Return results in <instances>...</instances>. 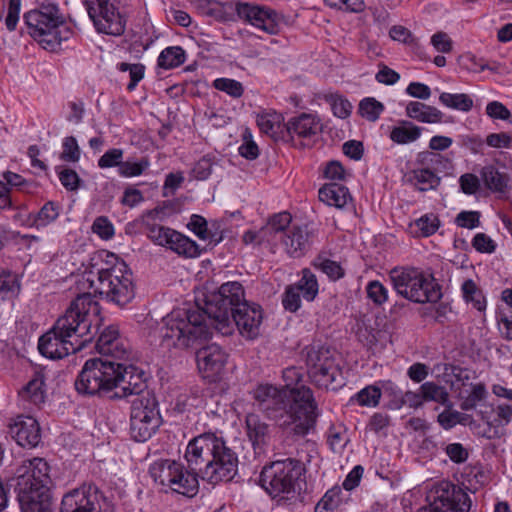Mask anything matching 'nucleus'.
Segmentation results:
<instances>
[{
    "instance_id": "3c124183",
    "label": "nucleus",
    "mask_w": 512,
    "mask_h": 512,
    "mask_svg": "<svg viewBox=\"0 0 512 512\" xmlns=\"http://www.w3.org/2000/svg\"><path fill=\"white\" fill-rule=\"evenodd\" d=\"M347 429L344 425H331L327 432V444L333 452H342L349 439L346 436Z\"/></svg>"
},
{
    "instance_id": "39448f33",
    "label": "nucleus",
    "mask_w": 512,
    "mask_h": 512,
    "mask_svg": "<svg viewBox=\"0 0 512 512\" xmlns=\"http://www.w3.org/2000/svg\"><path fill=\"white\" fill-rule=\"evenodd\" d=\"M103 318L101 306L91 292H83L72 300L64 315L54 323L55 330L72 342H82V348L99 333Z\"/></svg>"
},
{
    "instance_id": "c03bdc74",
    "label": "nucleus",
    "mask_w": 512,
    "mask_h": 512,
    "mask_svg": "<svg viewBox=\"0 0 512 512\" xmlns=\"http://www.w3.org/2000/svg\"><path fill=\"white\" fill-rule=\"evenodd\" d=\"M350 402L361 407H377L380 403L379 384L367 385L350 398Z\"/></svg>"
},
{
    "instance_id": "4c0bfd02",
    "label": "nucleus",
    "mask_w": 512,
    "mask_h": 512,
    "mask_svg": "<svg viewBox=\"0 0 512 512\" xmlns=\"http://www.w3.org/2000/svg\"><path fill=\"white\" fill-rule=\"evenodd\" d=\"M416 166H429L436 173L452 168L451 158L438 152L421 151L415 158Z\"/></svg>"
},
{
    "instance_id": "1a4fd4ad",
    "label": "nucleus",
    "mask_w": 512,
    "mask_h": 512,
    "mask_svg": "<svg viewBox=\"0 0 512 512\" xmlns=\"http://www.w3.org/2000/svg\"><path fill=\"white\" fill-rule=\"evenodd\" d=\"M303 354L308 377L315 387L325 390L342 387V370L329 347L312 344L303 350Z\"/></svg>"
},
{
    "instance_id": "a211bd4d",
    "label": "nucleus",
    "mask_w": 512,
    "mask_h": 512,
    "mask_svg": "<svg viewBox=\"0 0 512 512\" xmlns=\"http://www.w3.org/2000/svg\"><path fill=\"white\" fill-rule=\"evenodd\" d=\"M228 354L218 345L211 344L197 352L198 368L209 383L219 382L225 370Z\"/></svg>"
},
{
    "instance_id": "5701e85b",
    "label": "nucleus",
    "mask_w": 512,
    "mask_h": 512,
    "mask_svg": "<svg viewBox=\"0 0 512 512\" xmlns=\"http://www.w3.org/2000/svg\"><path fill=\"white\" fill-rule=\"evenodd\" d=\"M95 349L102 356L112 357L115 360L127 359L130 354L128 344L121 338L119 329L115 325H109L100 332Z\"/></svg>"
},
{
    "instance_id": "0eeeda50",
    "label": "nucleus",
    "mask_w": 512,
    "mask_h": 512,
    "mask_svg": "<svg viewBox=\"0 0 512 512\" xmlns=\"http://www.w3.org/2000/svg\"><path fill=\"white\" fill-rule=\"evenodd\" d=\"M305 472L304 464L298 459L272 461L263 466L259 484L272 499L288 501L299 494Z\"/></svg>"
},
{
    "instance_id": "6ab92c4d",
    "label": "nucleus",
    "mask_w": 512,
    "mask_h": 512,
    "mask_svg": "<svg viewBox=\"0 0 512 512\" xmlns=\"http://www.w3.org/2000/svg\"><path fill=\"white\" fill-rule=\"evenodd\" d=\"M16 489L22 512H52L49 486L27 485V481L19 480Z\"/></svg>"
},
{
    "instance_id": "0e129e2a",
    "label": "nucleus",
    "mask_w": 512,
    "mask_h": 512,
    "mask_svg": "<svg viewBox=\"0 0 512 512\" xmlns=\"http://www.w3.org/2000/svg\"><path fill=\"white\" fill-rule=\"evenodd\" d=\"M367 297L376 305L381 306L387 302L389 297L388 289L379 281L372 280L366 286Z\"/></svg>"
},
{
    "instance_id": "79ce46f5",
    "label": "nucleus",
    "mask_w": 512,
    "mask_h": 512,
    "mask_svg": "<svg viewBox=\"0 0 512 512\" xmlns=\"http://www.w3.org/2000/svg\"><path fill=\"white\" fill-rule=\"evenodd\" d=\"M461 476L466 488L473 493L489 482V475L482 465L466 467Z\"/></svg>"
},
{
    "instance_id": "6e6d98bb",
    "label": "nucleus",
    "mask_w": 512,
    "mask_h": 512,
    "mask_svg": "<svg viewBox=\"0 0 512 512\" xmlns=\"http://www.w3.org/2000/svg\"><path fill=\"white\" fill-rule=\"evenodd\" d=\"M380 397L382 393L390 398L388 408L392 410H399V402H402L403 392L392 380H380L378 381Z\"/></svg>"
},
{
    "instance_id": "aec40b11",
    "label": "nucleus",
    "mask_w": 512,
    "mask_h": 512,
    "mask_svg": "<svg viewBox=\"0 0 512 512\" xmlns=\"http://www.w3.org/2000/svg\"><path fill=\"white\" fill-rule=\"evenodd\" d=\"M82 349V342H72L68 337L60 335L55 326L42 335L38 341V350L46 358L62 359L70 353Z\"/></svg>"
},
{
    "instance_id": "f257e3e1",
    "label": "nucleus",
    "mask_w": 512,
    "mask_h": 512,
    "mask_svg": "<svg viewBox=\"0 0 512 512\" xmlns=\"http://www.w3.org/2000/svg\"><path fill=\"white\" fill-rule=\"evenodd\" d=\"M245 300L243 285L230 281L206 296L204 308L188 304L173 309L162 319L160 345L168 350L197 347L211 338V326L223 336L231 335V316Z\"/></svg>"
},
{
    "instance_id": "ea45409f",
    "label": "nucleus",
    "mask_w": 512,
    "mask_h": 512,
    "mask_svg": "<svg viewBox=\"0 0 512 512\" xmlns=\"http://www.w3.org/2000/svg\"><path fill=\"white\" fill-rule=\"evenodd\" d=\"M312 266L324 273L333 282L344 278L346 274L345 269L339 262L327 258L324 253H320L314 258Z\"/></svg>"
},
{
    "instance_id": "052dcab7",
    "label": "nucleus",
    "mask_w": 512,
    "mask_h": 512,
    "mask_svg": "<svg viewBox=\"0 0 512 512\" xmlns=\"http://www.w3.org/2000/svg\"><path fill=\"white\" fill-rule=\"evenodd\" d=\"M81 156V150L74 136H67L62 141L60 159L64 162L76 163Z\"/></svg>"
},
{
    "instance_id": "8fccbe9b",
    "label": "nucleus",
    "mask_w": 512,
    "mask_h": 512,
    "mask_svg": "<svg viewBox=\"0 0 512 512\" xmlns=\"http://www.w3.org/2000/svg\"><path fill=\"white\" fill-rule=\"evenodd\" d=\"M60 208L61 207L57 202H46L34 218L33 225L37 228H40L51 224L59 217Z\"/></svg>"
},
{
    "instance_id": "2eb2a0df",
    "label": "nucleus",
    "mask_w": 512,
    "mask_h": 512,
    "mask_svg": "<svg viewBox=\"0 0 512 512\" xmlns=\"http://www.w3.org/2000/svg\"><path fill=\"white\" fill-rule=\"evenodd\" d=\"M116 389L120 388V392L113 393V397L122 398L134 395L139 398L147 393H153L147 389L145 372L132 365H126L115 361Z\"/></svg>"
},
{
    "instance_id": "bb28decb",
    "label": "nucleus",
    "mask_w": 512,
    "mask_h": 512,
    "mask_svg": "<svg viewBox=\"0 0 512 512\" xmlns=\"http://www.w3.org/2000/svg\"><path fill=\"white\" fill-rule=\"evenodd\" d=\"M173 473L172 491L187 497H193L198 493L199 478H201L199 470H192L189 463L185 467L182 463L177 462Z\"/></svg>"
},
{
    "instance_id": "e2e57ef3",
    "label": "nucleus",
    "mask_w": 512,
    "mask_h": 512,
    "mask_svg": "<svg viewBox=\"0 0 512 512\" xmlns=\"http://www.w3.org/2000/svg\"><path fill=\"white\" fill-rule=\"evenodd\" d=\"M213 87L219 91L225 92L233 98H240L244 93L241 82L230 78H217L213 81Z\"/></svg>"
},
{
    "instance_id": "f8f14e48",
    "label": "nucleus",
    "mask_w": 512,
    "mask_h": 512,
    "mask_svg": "<svg viewBox=\"0 0 512 512\" xmlns=\"http://www.w3.org/2000/svg\"><path fill=\"white\" fill-rule=\"evenodd\" d=\"M427 505L418 512H469V495L458 485L450 481H441L433 485L426 495Z\"/></svg>"
},
{
    "instance_id": "bf43d9fd",
    "label": "nucleus",
    "mask_w": 512,
    "mask_h": 512,
    "mask_svg": "<svg viewBox=\"0 0 512 512\" xmlns=\"http://www.w3.org/2000/svg\"><path fill=\"white\" fill-rule=\"evenodd\" d=\"M238 153L250 161L257 159L260 154L259 147L253 140L252 133L248 128L242 133V144L238 148Z\"/></svg>"
},
{
    "instance_id": "b1692460",
    "label": "nucleus",
    "mask_w": 512,
    "mask_h": 512,
    "mask_svg": "<svg viewBox=\"0 0 512 512\" xmlns=\"http://www.w3.org/2000/svg\"><path fill=\"white\" fill-rule=\"evenodd\" d=\"M9 434L23 448H34L41 440L39 423L31 416H17L9 424Z\"/></svg>"
},
{
    "instance_id": "412c9836",
    "label": "nucleus",
    "mask_w": 512,
    "mask_h": 512,
    "mask_svg": "<svg viewBox=\"0 0 512 512\" xmlns=\"http://www.w3.org/2000/svg\"><path fill=\"white\" fill-rule=\"evenodd\" d=\"M443 287L431 269L420 268L410 302L415 304H436L443 297Z\"/></svg>"
},
{
    "instance_id": "9b49d317",
    "label": "nucleus",
    "mask_w": 512,
    "mask_h": 512,
    "mask_svg": "<svg viewBox=\"0 0 512 512\" xmlns=\"http://www.w3.org/2000/svg\"><path fill=\"white\" fill-rule=\"evenodd\" d=\"M162 417L154 393H147L131 401L130 436L135 442H146L159 429Z\"/></svg>"
},
{
    "instance_id": "e433bc0d",
    "label": "nucleus",
    "mask_w": 512,
    "mask_h": 512,
    "mask_svg": "<svg viewBox=\"0 0 512 512\" xmlns=\"http://www.w3.org/2000/svg\"><path fill=\"white\" fill-rule=\"evenodd\" d=\"M481 176L485 186L495 193H505L508 189L509 176L501 173L493 165L482 168Z\"/></svg>"
},
{
    "instance_id": "69168bd1",
    "label": "nucleus",
    "mask_w": 512,
    "mask_h": 512,
    "mask_svg": "<svg viewBox=\"0 0 512 512\" xmlns=\"http://www.w3.org/2000/svg\"><path fill=\"white\" fill-rule=\"evenodd\" d=\"M204 249H202L194 240L182 234L180 237V243L178 248L174 249V252L179 256L185 258H197L199 257Z\"/></svg>"
},
{
    "instance_id": "09e8293b",
    "label": "nucleus",
    "mask_w": 512,
    "mask_h": 512,
    "mask_svg": "<svg viewBox=\"0 0 512 512\" xmlns=\"http://www.w3.org/2000/svg\"><path fill=\"white\" fill-rule=\"evenodd\" d=\"M237 1L219 2L216 1L211 18L218 22H236L237 21Z\"/></svg>"
},
{
    "instance_id": "f3484780",
    "label": "nucleus",
    "mask_w": 512,
    "mask_h": 512,
    "mask_svg": "<svg viewBox=\"0 0 512 512\" xmlns=\"http://www.w3.org/2000/svg\"><path fill=\"white\" fill-rule=\"evenodd\" d=\"M263 317V309L259 304L245 300L231 316L232 332L236 327L243 338L253 341L260 335Z\"/></svg>"
},
{
    "instance_id": "a878e982",
    "label": "nucleus",
    "mask_w": 512,
    "mask_h": 512,
    "mask_svg": "<svg viewBox=\"0 0 512 512\" xmlns=\"http://www.w3.org/2000/svg\"><path fill=\"white\" fill-rule=\"evenodd\" d=\"M45 387L44 374L36 371L28 383L19 390V404L26 410L39 409L45 402Z\"/></svg>"
},
{
    "instance_id": "774afa93",
    "label": "nucleus",
    "mask_w": 512,
    "mask_h": 512,
    "mask_svg": "<svg viewBox=\"0 0 512 512\" xmlns=\"http://www.w3.org/2000/svg\"><path fill=\"white\" fill-rule=\"evenodd\" d=\"M215 156L207 154L200 158L192 169L193 177L197 180H206L212 173Z\"/></svg>"
},
{
    "instance_id": "37998d69",
    "label": "nucleus",
    "mask_w": 512,
    "mask_h": 512,
    "mask_svg": "<svg viewBox=\"0 0 512 512\" xmlns=\"http://www.w3.org/2000/svg\"><path fill=\"white\" fill-rule=\"evenodd\" d=\"M186 60L185 50L180 46H170L161 51L157 59L158 67L169 70L181 66Z\"/></svg>"
},
{
    "instance_id": "2f4dec72",
    "label": "nucleus",
    "mask_w": 512,
    "mask_h": 512,
    "mask_svg": "<svg viewBox=\"0 0 512 512\" xmlns=\"http://www.w3.org/2000/svg\"><path fill=\"white\" fill-rule=\"evenodd\" d=\"M408 182L418 191L426 192L436 190L441 183V177L429 166H418L408 173Z\"/></svg>"
},
{
    "instance_id": "a18cd8bd",
    "label": "nucleus",
    "mask_w": 512,
    "mask_h": 512,
    "mask_svg": "<svg viewBox=\"0 0 512 512\" xmlns=\"http://www.w3.org/2000/svg\"><path fill=\"white\" fill-rule=\"evenodd\" d=\"M463 298L467 303H472L473 307L478 311L486 308V300L481 289L472 279H467L461 286Z\"/></svg>"
},
{
    "instance_id": "72a5a7b5",
    "label": "nucleus",
    "mask_w": 512,
    "mask_h": 512,
    "mask_svg": "<svg viewBox=\"0 0 512 512\" xmlns=\"http://www.w3.org/2000/svg\"><path fill=\"white\" fill-rule=\"evenodd\" d=\"M424 130L411 121L401 120L399 125L392 127L389 138L396 144L406 145L417 141Z\"/></svg>"
},
{
    "instance_id": "49530a36",
    "label": "nucleus",
    "mask_w": 512,
    "mask_h": 512,
    "mask_svg": "<svg viewBox=\"0 0 512 512\" xmlns=\"http://www.w3.org/2000/svg\"><path fill=\"white\" fill-rule=\"evenodd\" d=\"M439 101L448 108L462 112H469L473 108V99L465 93L451 94L443 92L439 96Z\"/></svg>"
},
{
    "instance_id": "393cba45",
    "label": "nucleus",
    "mask_w": 512,
    "mask_h": 512,
    "mask_svg": "<svg viewBox=\"0 0 512 512\" xmlns=\"http://www.w3.org/2000/svg\"><path fill=\"white\" fill-rule=\"evenodd\" d=\"M420 267L412 265L395 266L388 272V278L396 294L410 302V294L416 285Z\"/></svg>"
},
{
    "instance_id": "dca6fc26",
    "label": "nucleus",
    "mask_w": 512,
    "mask_h": 512,
    "mask_svg": "<svg viewBox=\"0 0 512 512\" xmlns=\"http://www.w3.org/2000/svg\"><path fill=\"white\" fill-rule=\"evenodd\" d=\"M237 21L241 20L268 34H277L280 30L278 13L263 5L237 1Z\"/></svg>"
},
{
    "instance_id": "423d86ee",
    "label": "nucleus",
    "mask_w": 512,
    "mask_h": 512,
    "mask_svg": "<svg viewBox=\"0 0 512 512\" xmlns=\"http://www.w3.org/2000/svg\"><path fill=\"white\" fill-rule=\"evenodd\" d=\"M29 35L45 50L54 52L72 35L57 4L41 3L23 16Z\"/></svg>"
},
{
    "instance_id": "c9c22d12",
    "label": "nucleus",
    "mask_w": 512,
    "mask_h": 512,
    "mask_svg": "<svg viewBox=\"0 0 512 512\" xmlns=\"http://www.w3.org/2000/svg\"><path fill=\"white\" fill-rule=\"evenodd\" d=\"M291 285L307 302L314 301L319 293L317 277L309 268H303L301 270V278Z\"/></svg>"
},
{
    "instance_id": "4d7b16f0",
    "label": "nucleus",
    "mask_w": 512,
    "mask_h": 512,
    "mask_svg": "<svg viewBox=\"0 0 512 512\" xmlns=\"http://www.w3.org/2000/svg\"><path fill=\"white\" fill-rule=\"evenodd\" d=\"M55 171L59 181L67 191H77L82 186V179L72 168L57 166Z\"/></svg>"
},
{
    "instance_id": "7c9ffc66",
    "label": "nucleus",
    "mask_w": 512,
    "mask_h": 512,
    "mask_svg": "<svg viewBox=\"0 0 512 512\" xmlns=\"http://www.w3.org/2000/svg\"><path fill=\"white\" fill-rule=\"evenodd\" d=\"M246 433L254 449H262L270 439L269 425L259 415L249 413L245 419Z\"/></svg>"
},
{
    "instance_id": "f704fd0d",
    "label": "nucleus",
    "mask_w": 512,
    "mask_h": 512,
    "mask_svg": "<svg viewBox=\"0 0 512 512\" xmlns=\"http://www.w3.org/2000/svg\"><path fill=\"white\" fill-rule=\"evenodd\" d=\"M176 464L177 461L174 460L159 459L150 465L149 474L156 483L169 487L172 490L174 479L172 475L174 474Z\"/></svg>"
},
{
    "instance_id": "f03ea898",
    "label": "nucleus",
    "mask_w": 512,
    "mask_h": 512,
    "mask_svg": "<svg viewBox=\"0 0 512 512\" xmlns=\"http://www.w3.org/2000/svg\"><path fill=\"white\" fill-rule=\"evenodd\" d=\"M184 459L192 470L200 471L203 481L212 486L231 482L238 474V454L216 432H203L190 439Z\"/></svg>"
},
{
    "instance_id": "5fc2aeb1",
    "label": "nucleus",
    "mask_w": 512,
    "mask_h": 512,
    "mask_svg": "<svg viewBox=\"0 0 512 512\" xmlns=\"http://www.w3.org/2000/svg\"><path fill=\"white\" fill-rule=\"evenodd\" d=\"M149 166L150 161L147 156L141 157L138 161H123L118 169V174L124 178L137 177L144 174Z\"/></svg>"
},
{
    "instance_id": "4468645a",
    "label": "nucleus",
    "mask_w": 512,
    "mask_h": 512,
    "mask_svg": "<svg viewBox=\"0 0 512 512\" xmlns=\"http://www.w3.org/2000/svg\"><path fill=\"white\" fill-rule=\"evenodd\" d=\"M322 132L320 119L311 113H301L286 122L284 143L297 149L311 147Z\"/></svg>"
},
{
    "instance_id": "13d9d810",
    "label": "nucleus",
    "mask_w": 512,
    "mask_h": 512,
    "mask_svg": "<svg viewBox=\"0 0 512 512\" xmlns=\"http://www.w3.org/2000/svg\"><path fill=\"white\" fill-rule=\"evenodd\" d=\"M172 228L162 226L156 223L146 222L144 224V232L148 239L155 245L166 246L168 234L172 232Z\"/></svg>"
},
{
    "instance_id": "ddd939ff",
    "label": "nucleus",
    "mask_w": 512,
    "mask_h": 512,
    "mask_svg": "<svg viewBox=\"0 0 512 512\" xmlns=\"http://www.w3.org/2000/svg\"><path fill=\"white\" fill-rule=\"evenodd\" d=\"M60 512H113L103 491L93 482H84L64 494Z\"/></svg>"
},
{
    "instance_id": "4be33fe9",
    "label": "nucleus",
    "mask_w": 512,
    "mask_h": 512,
    "mask_svg": "<svg viewBox=\"0 0 512 512\" xmlns=\"http://www.w3.org/2000/svg\"><path fill=\"white\" fill-rule=\"evenodd\" d=\"M315 230L310 224L292 225L284 234L283 245L289 256L299 258L311 248Z\"/></svg>"
},
{
    "instance_id": "7ed1b4c3",
    "label": "nucleus",
    "mask_w": 512,
    "mask_h": 512,
    "mask_svg": "<svg viewBox=\"0 0 512 512\" xmlns=\"http://www.w3.org/2000/svg\"><path fill=\"white\" fill-rule=\"evenodd\" d=\"M80 289L92 290L119 306L128 304L135 296L133 274L129 266L114 253L95 252L78 282Z\"/></svg>"
},
{
    "instance_id": "de8ad7c7",
    "label": "nucleus",
    "mask_w": 512,
    "mask_h": 512,
    "mask_svg": "<svg viewBox=\"0 0 512 512\" xmlns=\"http://www.w3.org/2000/svg\"><path fill=\"white\" fill-rule=\"evenodd\" d=\"M412 227L417 230L414 231L417 237H429L436 233L440 227V220L437 215L427 213L414 221Z\"/></svg>"
},
{
    "instance_id": "473e14b6",
    "label": "nucleus",
    "mask_w": 512,
    "mask_h": 512,
    "mask_svg": "<svg viewBox=\"0 0 512 512\" xmlns=\"http://www.w3.org/2000/svg\"><path fill=\"white\" fill-rule=\"evenodd\" d=\"M405 113L407 117L426 124L441 123L444 116L438 108L419 101H410L405 108Z\"/></svg>"
},
{
    "instance_id": "c85d7f7f",
    "label": "nucleus",
    "mask_w": 512,
    "mask_h": 512,
    "mask_svg": "<svg viewBox=\"0 0 512 512\" xmlns=\"http://www.w3.org/2000/svg\"><path fill=\"white\" fill-rule=\"evenodd\" d=\"M319 200L328 206L344 209L353 206V198L349 189L339 183H328L323 185L318 192Z\"/></svg>"
},
{
    "instance_id": "c756f323",
    "label": "nucleus",
    "mask_w": 512,
    "mask_h": 512,
    "mask_svg": "<svg viewBox=\"0 0 512 512\" xmlns=\"http://www.w3.org/2000/svg\"><path fill=\"white\" fill-rule=\"evenodd\" d=\"M23 467L25 468V473L18 476L17 482L19 480H25L27 481V485L31 484L32 486H39L41 484L48 486L51 482L49 475L50 466L45 459L35 457L26 460L24 461Z\"/></svg>"
},
{
    "instance_id": "603ef678",
    "label": "nucleus",
    "mask_w": 512,
    "mask_h": 512,
    "mask_svg": "<svg viewBox=\"0 0 512 512\" xmlns=\"http://www.w3.org/2000/svg\"><path fill=\"white\" fill-rule=\"evenodd\" d=\"M385 106L373 97H366L359 103V114L370 122H375L384 112Z\"/></svg>"
},
{
    "instance_id": "cd10ccee",
    "label": "nucleus",
    "mask_w": 512,
    "mask_h": 512,
    "mask_svg": "<svg viewBox=\"0 0 512 512\" xmlns=\"http://www.w3.org/2000/svg\"><path fill=\"white\" fill-rule=\"evenodd\" d=\"M256 123L262 133L270 136L275 142L284 143L286 123L281 113L263 110L257 114Z\"/></svg>"
},
{
    "instance_id": "338daca9",
    "label": "nucleus",
    "mask_w": 512,
    "mask_h": 512,
    "mask_svg": "<svg viewBox=\"0 0 512 512\" xmlns=\"http://www.w3.org/2000/svg\"><path fill=\"white\" fill-rule=\"evenodd\" d=\"M123 156V149L110 148L98 159V167L101 169H108L113 167L120 169V165L123 162Z\"/></svg>"
},
{
    "instance_id": "58836bf2",
    "label": "nucleus",
    "mask_w": 512,
    "mask_h": 512,
    "mask_svg": "<svg viewBox=\"0 0 512 512\" xmlns=\"http://www.w3.org/2000/svg\"><path fill=\"white\" fill-rule=\"evenodd\" d=\"M21 291L18 275L12 271L0 269V301L14 300Z\"/></svg>"
},
{
    "instance_id": "864d4df0",
    "label": "nucleus",
    "mask_w": 512,
    "mask_h": 512,
    "mask_svg": "<svg viewBox=\"0 0 512 512\" xmlns=\"http://www.w3.org/2000/svg\"><path fill=\"white\" fill-rule=\"evenodd\" d=\"M342 490L339 486H334L327 490L315 506L314 512H334L341 503Z\"/></svg>"
},
{
    "instance_id": "20e7f679",
    "label": "nucleus",
    "mask_w": 512,
    "mask_h": 512,
    "mask_svg": "<svg viewBox=\"0 0 512 512\" xmlns=\"http://www.w3.org/2000/svg\"><path fill=\"white\" fill-rule=\"evenodd\" d=\"M291 398L278 389L273 400L267 402L268 410L261 411L289 434L304 437L315 427L317 403L312 390L305 385L292 390Z\"/></svg>"
},
{
    "instance_id": "9d476101",
    "label": "nucleus",
    "mask_w": 512,
    "mask_h": 512,
    "mask_svg": "<svg viewBox=\"0 0 512 512\" xmlns=\"http://www.w3.org/2000/svg\"><path fill=\"white\" fill-rule=\"evenodd\" d=\"M88 16L98 33L124 34L127 24L126 0H83Z\"/></svg>"
},
{
    "instance_id": "680f3d73",
    "label": "nucleus",
    "mask_w": 512,
    "mask_h": 512,
    "mask_svg": "<svg viewBox=\"0 0 512 512\" xmlns=\"http://www.w3.org/2000/svg\"><path fill=\"white\" fill-rule=\"evenodd\" d=\"M278 388L272 384H259L252 391V397L257 402L259 410H268L267 402L273 400Z\"/></svg>"
},
{
    "instance_id": "a19ab883",
    "label": "nucleus",
    "mask_w": 512,
    "mask_h": 512,
    "mask_svg": "<svg viewBox=\"0 0 512 512\" xmlns=\"http://www.w3.org/2000/svg\"><path fill=\"white\" fill-rule=\"evenodd\" d=\"M420 391H422V399L425 402H436L448 408L452 407L449 393L444 386L428 381L420 386Z\"/></svg>"
},
{
    "instance_id": "6e6552de",
    "label": "nucleus",
    "mask_w": 512,
    "mask_h": 512,
    "mask_svg": "<svg viewBox=\"0 0 512 512\" xmlns=\"http://www.w3.org/2000/svg\"><path fill=\"white\" fill-rule=\"evenodd\" d=\"M115 360L91 358L86 360L74 386L78 394L88 397L114 398L116 389Z\"/></svg>"
}]
</instances>
